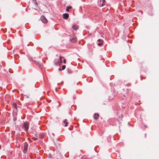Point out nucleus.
I'll return each mask as SVG.
<instances>
[{"label":"nucleus","mask_w":159,"mask_h":159,"mask_svg":"<svg viewBox=\"0 0 159 159\" xmlns=\"http://www.w3.org/2000/svg\"><path fill=\"white\" fill-rule=\"evenodd\" d=\"M28 148V144L27 143L25 142L24 143V148L23 150V152L24 153H26Z\"/></svg>","instance_id":"f257e3e1"},{"label":"nucleus","mask_w":159,"mask_h":159,"mask_svg":"<svg viewBox=\"0 0 159 159\" xmlns=\"http://www.w3.org/2000/svg\"><path fill=\"white\" fill-rule=\"evenodd\" d=\"M23 128L25 129V130L27 131L29 128V124L28 122H25L23 124Z\"/></svg>","instance_id":"f03ea898"},{"label":"nucleus","mask_w":159,"mask_h":159,"mask_svg":"<svg viewBox=\"0 0 159 159\" xmlns=\"http://www.w3.org/2000/svg\"><path fill=\"white\" fill-rule=\"evenodd\" d=\"M41 21L43 23H45L47 22L48 20L45 17L42 16L40 17Z\"/></svg>","instance_id":"7ed1b4c3"},{"label":"nucleus","mask_w":159,"mask_h":159,"mask_svg":"<svg viewBox=\"0 0 159 159\" xmlns=\"http://www.w3.org/2000/svg\"><path fill=\"white\" fill-rule=\"evenodd\" d=\"M105 0H101L99 3V6L100 7L103 6L105 4Z\"/></svg>","instance_id":"20e7f679"},{"label":"nucleus","mask_w":159,"mask_h":159,"mask_svg":"<svg viewBox=\"0 0 159 159\" xmlns=\"http://www.w3.org/2000/svg\"><path fill=\"white\" fill-rule=\"evenodd\" d=\"M64 19H66L69 17V14L67 13H64L62 15Z\"/></svg>","instance_id":"39448f33"},{"label":"nucleus","mask_w":159,"mask_h":159,"mask_svg":"<svg viewBox=\"0 0 159 159\" xmlns=\"http://www.w3.org/2000/svg\"><path fill=\"white\" fill-rule=\"evenodd\" d=\"M99 116V114L98 113H95L93 116V118L94 119L97 120Z\"/></svg>","instance_id":"423d86ee"},{"label":"nucleus","mask_w":159,"mask_h":159,"mask_svg":"<svg viewBox=\"0 0 159 159\" xmlns=\"http://www.w3.org/2000/svg\"><path fill=\"white\" fill-rule=\"evenodd\" d=\"M72 28L74 30H76L78 29V27L77 25H74L72 26Z\"/></svg>","instance_id":"0eeeda50"},{"label":"nucleus","mask_w":159,"mask_h":159,"mask_svg":"<svg viewBox=\"0 0 159 159\" xmlns=\"http://www.w3.org/2000/svg\"><path fill=\"white\" fill-rule=\"evenodd\" d=\"M35 63L38 66H40L41 65V64L39 62L34 61Z\"/></svg>","instance_id":"6e6552de"},{"label":"nucleus","mask_w":159,"mask_h":159,"mask_svg":"<svg viewBox=\"0 0 159 159\" xmlns=\"http://www.w3.org/2000/svg\"><path fill=\"white\" fill-rule=\"evenodd\" d=\"M64 122L65 124V126H67L68 123V122H67L66 119H65V120H64Z\"/></svg>","instance_id":"1a4fd4ad"},{"label":"nucleus","mask_w":159,"mask_h":159,"mask_svg":"<svg viewBox=\"0 0 159 159\" xmlns=\"http://www.w3.org/2000/svg\"><path fill=\"white\" fill-rule=\"evenodd\" d=\"M71 8V6L67 7V8L66 9V10L67 11L69 12V9H70Z\"/></svg>","instance_id":"9d476101"},{"label":"nucleus","mask_w":159,"mask_h":159,"mask_svg":"<svg viewBox=\"0 0 159 159\" xmlns=\"http://www.w3.org/2000/svg\"><path fill=\"white\" fill-rule=\"evenodd\" d=\"M28 57L30 61H32V58L29 55L28 56Z\"/></svg>","instance_id":"9b49d317"},{"label":"nucleus","mask_w":159,"mask_h":159,"mask_svg":"<svg viewBox=\"0 0 159 159\" xmlns=\"http://www.w3.org/2000/svg\"><path fill=\"white\" fill-rule=\"evenodd\" d=\"M66 68V66L65 65H63L62 66V69L63 70Z\"/></svg>","instance_id":"f8f14e48"},{"label":"nucleus","mask_w":159,"mask_h":159,"mask_svg":"<svg viewBox=\"0 0 159 159\" xmlns=\"http://www.w3.org/2000/svg\"><path fill=\"white\" fill-rule=\"evenodd\" d=\"M72 42H76L75 39V38H73L72 40Z\"/></svg>","instance_id":"ddd939ff"},{"label":"nucleus","mask_w":159,"mask_h":159,"mask_svg":"<svg viewBox=\"0 0 159 159\" xmlns=\"http://www.w3.org/2000/svg\"><path fill=\"white\" fill-rule=\"evenodd\" d=\"M102 42H101V43H98V45L99 46H100V45H102Z\"/></svg>","instance_id":"4468645a"},{"label":"nucleus","mask_w":159,"mask_h":159,"mask_svg":"<svg viewBox=\"0 0 159 159\" xmlns=\"http://www.w3.org/2000/svg\"><path fill=\"white\" fill-rule=\"evenodd\" d=\"M33 139L34 140H37V139L35 138H33Z\"/></svg>","instance_id":"2eb2a0df"},{"label":"nucleus","mask_w":159,"mask_h":159,"mask_svg":"<svg viewBox=\"0 0 159 159\" xmlns=\"http://www.w3.org/2000/svg\"><path fill=\"white\" fill-rule=\"evenodd\" d=\"M62 57L61 56H60L59 57L60 60H62Z\"/></svg>","instance_id":"dca6fc26"},{"label":"nucleus","mask_w":159,"mask_h":159,"mask_svg":"<svg viewBox=\"0 0 159 159\" xmlns=\"http://www.w3.org/2000/svg\"><path fill=\"white\" fill-rule=\"evenodd\" d=\"M63 63H66V60L65 59H64V60Z\"/></svg>","instance_id":"f3484780"},{"label":"nucleus","mask_w":159,"mask_h":159,"mask_svg":"<svg viewBox=\"0 0 159 159\" xmlns=\"http://www.w3.org/2000/svg\"><path fill=\"white\" fill-rule=\"evenodd\" d=\"M60 64H61L62 63V60H60Z\"/></svg>","instance_id":"a211bd4d"},{"label":"nucleus","mask_w":159,"mask_h":159,"mask_svg":"<svg viewBox=\"0 0 159 159\" xmlns=\"http://www.w3.org/2000/svg\"><path fill=\"white\" fill-rule=\"evenodd\" d=\"M98 42H100L101 41V40L100 39H99L98 40Z\"/></svg>","instance_id":"6ab92c4d"},{"label":"nucleus","mask_w":159,"mask_h":159,"mask_svg":"<svg viewBox=\"0 0 159 159\" xmlns=\"http://www.w3.org/2000/svg\"><path fill=\"white\" fill-rule=\"evenodd\" d=\"M15 109H16L17 108H16V106H15Z\"/></svg>","instance_id":"aec40b11"},{"label":"nucleus","mask_w":159,"mask_h":159,"mask_svg":"<svg viewBox=\"0 0 159 159\" xmlns=\"http://www.w3.org/2000/svg\"><path fill=\"white\" fill-rule=\"evenodd\" d=\"M59 70L60 71H61V68H59Z\"/></svg>","instance_id":"412c9836"},{"label":"nucleus","mask_w":159,"mask_h":159,"mask_svg":"<svg viewBox=\"0 0 159 159\" xmlns=\"http://www.w3.org/2000/svg\"><path fill=\"white\" fill-rule=\"evenodd\" d=\"M36 4L37 5L38 4L37 3V2H36Z\"/></svg>","instance_id":"4be33fe9"},{"label":"nucleus","mask_w":159,"mask_h":159,"mask_svg":"<svg viewBox=\"0 0 159 159\" xmlns=\"http://www.w3.org/2000/svg\"><path fill=\"white\" fill-rule=\"evenodd\" d=\"M56 90L57 91V89H56Z\"/></svg>","instance_id":"5701e85b"},{"label":"nucleus","mask_w":159,"mask_h":159,"mask_svg":"<svg viewBox=\"0 0 159 159\" xmlns=\"http://www.w3.org/2000/svg\"><path fill=\"white\" fill-rule=\"evenodd\" d=\"M1 146L0 145V148H1Z\"/></svg>","instance_id":"b1692460"}]
</instances>
